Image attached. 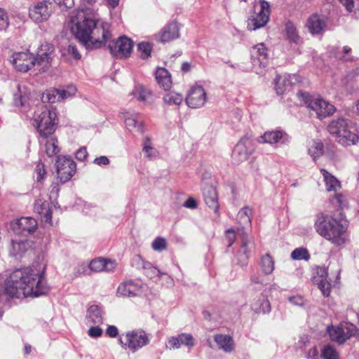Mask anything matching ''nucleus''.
I'll return each mask as SVG.
<instances>
[{"instance_id":"nucleus-1","label":"nucleus","mask_w":359,"mask_h":359,"mask_svg":"<svg viewBox=\"0 0 359 359\" xmlns=\"http://www.w3.org/2000/svg\"><path fill=\"white\" fill-rule=\"evenodd\" d=\"M71 29L76 37L87 49L105 46L111 37L109 25L100 22L97 13L74 11L71 15Z\"/></svg>"},{"instance_id":"nucleus-2","label":"nucleus","mask_w":359,"mask_h":359,"mask_svg":"<svg viewBox=\"0 0 359 359\" xmlns=\"http://www.w3.org/2000/svg\"><path fill=\"white\" fill-rule=\"evenodd\" d=\"M5 293L13 298L39 297L46 294L43 276L35 267H25L13 271L5 280Z\"/></svg>"},{"instance_id":"nucleus-3","label":"nucleus","mask_w":359,"mask_h":359,"mask_svg":"<svg viewBox=\"0 0 359 359\" xmlns=\"http://www.w3.org/2000/svg\"><path fill=\"white\" fill-rule=\"evenodd\" d=\"M53 52V46L45 43L39 48L36 58L29 52L14 53L13 65L17 71L21 72H27L36 65L39 67V71L46 72L51 65Z\"/></svg>"},{"instance_id":"nucleus-4","label":"nucleus","mask_w":359,"mask_h":359,"mask_svg":"<svg viewBox=\"0 0 359 359\" xmlns=\"http://www.w3.org/2000/svg\"><path fill=\"white\" fill-rule=\"evenodd\" d=\"M314 227L320 236L334 245H341L346 241L348 222L343 218L321 213L317 216Z\"/></svg>"},{"instance_id":"nucleus-5","label":"nucleus","mask_w":359,"mask_h":359,"mask_svg":"<svg viewBox=\"0 0 359 359\" xmlns=\"http://www.w3.org/2000/svg\"><path fill=\"white\" fill-rule=\"evenodd\" d=\"M327 130L343 146L354 145L359 141V128L348 119L337 118L332 121Z\"/></svg>"},{"instance_id":"nucleus-6","label":"nucleus","mask_w":359,"mask_h":359,"mask_svg":"<svg viewBox=\"0 0 359 359\" xmlns=\"http://www.w3.org/2000/svg\"><path fill=\"white\" fill-rule=\"evenodd\" d=\"M297 96L304 101L311 116L323 119L335 111V107L331 103L322 98L312 99L306 92H299Z\"/></svg>"},{"instance_id":"nucleus-7","label":"nucleus","mask_w":359,"mask_h":359,"mask_svg":"<svg viewBox=\"0 0 359 359\" xmlns=\"http://www.w3.org/2000/svg\"><path fill=\"white\" fill-rule=\"evenodd\" d=\"M56 117L55 109L45 107L41 114L34 118L33 125L36 128L42 139H47L55 133Z\"/></svg>"},{"instance_id":"nucleus-8","label":"nucleus","mask_w":359,"mask_h":359,"mask_svg":"<svg viewBox=\"0 0 359 359\" xmlns=\"http://www.w3.org/2000/svg\"><path fill=\"white\" fill-rule=\"evenodd\" d=\"M118 341L125 350L135 353L149 344L150 339L149 334L143 330H135L126 333L124 341L121 338Z\"/></svg>"},{"instance_id":"nucleus-9","label":"nucleus","mask_w":359,"mask_h":359,"mask_svg":"<svg viewBox=\"0 0 359 359\" xmlns=\"http://www.w3.org/2000/svg\"><path fill=\"white\" fill-rule=\"evenodd\" d=\"M54 4L50 0L34 2L29 7V17L36 23L47 21L53 13Z\"/></svg>"},{"instance_id":"nucleus-10","label":"nucleus","mask_w":359,"mask_h":359,"mask_svg":"<svg viewBox=\"0 0 359 359\" xmlns=\"http://www.w3.org/2000/svg\"><path fill=\"white\" fill-rule=\"evenodd\" d=\"M270 5L266 1H261L258 12L252 14L247 21V28L250 31H255L264 27L269 19Z\"/></svg>"},{"instance_id":"nucleus-11","label":"nucleus","mask_w":359,"mask_h":359,"mask_svg":"<svg viewBox=\"0 0 359 359\" xmlns=\"http://www.w3.org/2000/svg\"><path fill=\"white\" fill-rule=\"evenodd\" d=\"M107 43L111 55L117 58L128 57L133 48V41L126 36H120L116 41L109 39Z\"/></svg>"},{"instance_id":"nucleus-12","label":"nucleus","mask_w":359,"mask_h":359,"mask_svg":"<svg viewBox=\"0 0 359 359\" xmlns=\"http://www.w3.org/2000/svg\"><path fill=\"white\" fill-rule=\"evenodd\" d=\"M252 67L257 74H262L267 64L268 50L263 43L254 46L250 50Z\"/></svg>"},{"instance_id":"nucleus-13","label":"nucleus","mask_w":359,"mask_h":359,"mask_svg":"<svg viewBox=\"0 0 359 359\" xmlns=\"http://www.w3.org/2000/svg\"><path fill=\"white\" fill-rule=\"evenodd\" d=\"M355 326L351 323H343L339 326L327 327V332L331 340L339 344H343L351 338L355 332Z\"/></svg>"},{"instance_id":"nucleus-14","label":"nucleus","mask_w":359,"mask_h":359,"mask_svg":"<svg viewBox=\"0 0 359 359\" xmlns=\"http://www.w3.org/2000/svg\"><path fill=\"white\" fill-rule=\"evenodd\" d=\"M57 174L61 182L65 183L73 176L76 170V164L66 156H58L56 161Z\"/></svg>"},{"instance_id":"nucleus-15","label":"nucleus","mask_w":359,"mask_h":359,"mask_svg":"<svg viewBox=\"0 0 359 359\" xmlns=\"http://www.w3.org/2000/svg\"><path fill=\"white\" fill-rule=\"evenodd\" d=\"M252 153L251 142L248 139L239 141L232 152V159L235 164H240L247 161Z\"/></svg>"},{"instance_id":"nucleus-16","label":"nucleus","mask_w":359,"mask_h":359,"mask_svg":"<svg viewBox=\"0 0 359 359\" xmlns=\"http://www.w3.org/2000/svg\"><path fill=\"white\" fill-rule=\"evenodd\" d=\"M207 101V95L204 88L201 86H192L186 97V102L191 108L203 107Z\"/></svg>"},{"instance_id":"nucleus-17","label":"nucleus","mask_w":359,"mask_h":359,"mask_svg":"<svg viewBox=\"0 0 359 359\" xmlns=\"http://www.w3.org/2000/svg\"><path fill=\"white\" fill-rule=\"evenodd\" d=\"M37 225V221L33 217H21L15 223L13 229L18 233L30 234L35 231Z\"/></svg>"},{"instance_id":"nucleus-18","label":"nucleus","mask_w":359,"mask_h":359,"mask_svg":"<svg viewBox=\"0 0 359 359\" xmlns=\"http://www.w3.org/2000/svg\"><path fill=\"white\" fill-rule=\"evenodd\" d=\"M178 37L179 27L176 22L167 25L156 35V40L162 43L169 42Z\"/></svg>"},{"instance_id":"nucleus-19","label":"nucleus","mask_w":359,"mask_h":359,"mask_svg":"<svg viewBox=\"0 0 359 359\" xmlns=\"http://www.w3.org/2000/svg\"><path fill=\"white\" fill-rule=\"evenodd\" d=\"M297 81L295 75H278L275 79V90L278 95H283L289 91Z\"/></svg>"},{"instance_id":"nucleus-20","label":"nucleus","mask_w":359,"mask_h":359,"mask_svg":"<svg viewBox=\"0 0 359 359\" xmlns=\"http://www.w3.org/2000/svg\"><path fill=\"white\" fill-rule=\"evenodd\" d=\"M31 90L25 83H18L17 90L13 95V103L15 107H25L29 99Z\"/></svg>"},{"instance_id":"nucleus-21","label":"nucleus","mask_w":359,"mask_h":359,"mask_svg":"<svg viewBox=\"0 0 359 359\" xmlns=\"http://www.w3.org/2000/svg\"><path fill=\"white\" fill-rule=\"evenodd\" d=\"M34 210L41 215L42 222L52 225V212L49 203L46 201L36 200L34 205Z\"/></svg>"},{"instance_id":"nucleus-22","label":"nucleus","mask_w":359,"mask_h":359,"mask_svg":"<svg viewBox=\"0 0 359 359\" xmlns=\"http://www.w3.org/2000/svg\"><path fill=\"white\" fill-rule=\"evenodd\" d=\"M103 312L97 305L90 306L86 312L85 322L87 325H99L103 322Z\"/></svg>"},{"instance_id":"nucleus-23","label":"nucleus","mask_w":359,"mask_h":359,"mask_svg":"<svg viewBox=\"0 0 359 359\" xmlns=\"http://www.w3.org/2000/svg\"><path fill=\"white\" fill-rule=\"evenodd\" d=\"M203 196L205 203L215 212L219 209L218 197L216 189L212 186H207L203 189Z\"/></svg>"},{"instance_id":"nucleus-24","label":"nucleus","mask_w":359,"mask_h":359,"mask_svg":"<svg viewBox=\"0 0 359 359\" xmlns=\"http://www.w3.org/2000/svg\"><path fill=\"white\" fill-rule=\"evenodd\" d=\"M125 123L130 130L143 131V121L138 114L126 112L123 114Z\"/></svg>"},{"instance_id":"nucleus-25","label":"nucleus","mask_w":359,"mask_h":359,"mask_svg":"<svg viewBox=\"0 0 359 359\" xmlns=\"http://www.w3.org/2000/svg\"><path fill=\"white\" fill-rule=\"evenodd\" d=\"M116 267V263L114 261L106 260L102 258L93 259L89 264V268L92 271L100 272L102 271H111Z\"/></svg>"},{"instance_id":"nucleus-26","label":"nucleus","mask_w":359,"mask_h":359,"mask_svg":"<svg viewBox=\"0 0 359 359\" xmlns=\"http://www.w3.org/2000/svg\"><path fill=\"white\" fill-rule=\"evenodd\" d=\"M286 135V133L282 130L266 131L259 138L258 142L273 144L284 139Z\"/></svg>"},{"instance_id":"nucleus-27","label":"nucleus","mask_w":359,"mask_h":359,"mask_svg":"<svg viewBox=\"0 0 359 359\" xmlns=\"http://www.w3.org/2000/svg\"><path fill=\"white\" fill-rule=\"evenodd\" d=\"M155 75L158 85L165 90H168L171 88V75L167 69L163 67H159L156 69Z\"/></svg>"},{"instance_id":"nucleus-28","label":"nucleus","mask_w":359,"mask_h":359,"mask_svg":"<svg viewBox=\"0 0 359 359\" xmlns=\"http://www.w3.org/2000/svg\"><path fill=\"white\" fill-rule=\"evenodd\" d=\"M139 285L132 280L121 283L117 290V293L123 297H134L140 291Z\"/></svg>"},{"instance_id":"nucleus-29","label":"nucleus","mask_w":359,"mask_h":359,"mask_svg":"<svg viewBox=\"0 0 359 359\" xmlns=\"http://www.w3.org/2000/svg\"><path fill=\"white\" fill-rule=\"evenodd\" d=\"M320 171L323 176V181L327 191L336 192L341 188L339 181L334 175L324 168H321Z\"/></svg>"},{"instance_id":"nucleus-30","label":"nucleus","mask_w":359,"mask_h":359,"mask_svg":"<svg viewBox=\"0 0 359 359\" xmlns=\"http://www.w3.org/2000/svg\"><path fill=\"white\" fill-rule=\"evenodd\" d=\"M325 26V21L316 14L312 15L306 23V27L313 35L320 34Z\"/></svg>"},{"instance_id":"nucleus-31","label":"nucleus","mask_w":359,"mask_h":359,"mask_svg":"<svg viewBox=\"0 0 359 359\" xmlns=\"http://www.w3.org/2000/svg\"><path fill=\"white\" fill-rule=\"evenodd\" d=\"M219 349L224 352L230 353L234 349V343L233 339L227 334H216L214 337Z\"/></svg>"},{"instance_id":"nucleus-32","label":"nucleus","mask_w":359,"mask_h":359,"mask_svg":"<svg viewBox=\"0 0 359 359\" xmlns=\"http://www.w3.org/2000/svg\"><path fill=\"white\" fill-rule=\"evenodd\" d=\"M130 95L144 103H151L154 101V95L151 92L142 86H137Z\"/></svg>"},{"instance_id":"nucleus-33","label":"nucleus","mask_w":359,"mask_h":359,"mask_svg":"<svg viewBox=\"0 0 359 359\" xmlns=\"http://www.w3.org/2000/svg\"><path fill=\"white\" fill-rule=\"evenodd\" d=\"M29 248L27 241H12L9 253L11 256L20 257Z\"/></svg>"},{"instance_id":"nucleus-34","label":"nucleus","mask_w":359,"mask_h":359,"mask_svg":"<svg viewBox=\"0 0 359 359\" xmlns=\"http://www.w3.org/2000/svg\"><path fill=\"white\" fill-rule=\"evenodd\" d=\"M318 273H320L321 277L316 280V284L323 294L325 297H328L330 293L331 284L327 280L326 277H324V276L327 275V271L324 268H320Z\"/></svg>"},{"instance_id":"nucleus-35","label":"nucleus","mask_w":359,"mask_h":359,"mask_svg":"<svg viewBox=\"0 0 359 359\" xmlns=\"http://www.w3.org/2000/svg\"><path fill=\"white\" fill-rule=\"evenodd\" d=\"M247 245L248 241L245 238H243L241 248L236 255V264L240 265L241 267L246 266L248 262L249 256Z\"/></svg>"},{"instance_id":"nucleus-36","label":"nucleus","mask_w":359,"mask_h":359,"mask_svg":"<svg viewBox=\"0 0 359 359\" xmlns=\"http://www.w3.org/2000/svg\"><path fill=\"white\" fill-rule=\"evenodd\" d=\"M260 266L262 272L266 275L271 274L274 270V261L269 254H266L261 257Z\"/></svg>"},{"instance_id":"nucleus-37","label":"nucleus","mask_w":359,"mask_h":359,"mask_svg":"<svg viewBox=\"0 0 359 359\" xmlns=\"http://www.w3.org/2000/svg\"><path fill=\"white\" fill-rule=\"evenodd\" d=\"M44 140H46L45 147L47 155L51 157L57 154L60 151V148L57 146V140L53 135Z\"/></svg>"},{"instance_id":"nucleus-38","label":"nucleus","mask_w":359,"mask_h":359,"mask_svg":"<svg viewBox=\"0 0 359 359\" xmlns=\"http://www.w3.org/2000/svg\"><path fill=\"white\" fill-rule=\"evenodd\" d=\"M308 154L316 161V158L322 156L323 154V144L320 142L312 141L308 148Z\"/></svg>"},{"instance_id":"nucleus-39","label":"nucleus","mask_w":359,"mask_h":359,"mask_svg":"<svg viewBox=\"0 0 359 359\" xmlns=\"http://www.w3.org/2000/svg\"><path fill=\"white\" fill-rule=\"evenodd\" d=\"M97 0H81L80 9L78 11L87 12L88 14L97 13Z\"/></svg>"},{"instance_id":"nucleus-40","label":"nucleus","mask_w":359,"mask_h":359,"mask_svg":"<svg viewBox=\"0 0 359 359\" xmlns=\"http://www.w3.org/2000/svg\"><path fill=\"white\" fill-rule=\"evenodd\" d=\"M59 97L58 89L52 88L47 90L43 93L41 100L43 102L54 103L55 102L62 101Z\"/></svg>"},{"instance_id":"nucleus-41","label":"nucleus","mask_w":359,"mask_h":359,"mask_svg":"<svg viewBox=\"0 0 359 359\" xmlns=\"http://www.w3.org/2000/svg\"><path fill=\"white\" fill-rule=\"evenodd\" d=\"M183 96L175 92L166 93L163 97L164 102L168 104L180 105L183 101Z\"/></svg>"},{"instance_id":"nucleus-42","label":"nucleus","mask_w":359,"mask_h":359,"mask_svg":"<svg viewBox=\"0 0 359 359\" xmlns=\"http://www.w3.org/2000/svg\"><path fill=\"white\" fill-rule=\"evenodd\" d=\"M152 45L149 42L142 41L138 43L137 51L142 59H147L151 55Z\"/></svg>"},{"instance_id":"nucleus-43","label":"nucleus","mask_w":359,"mask_h":359,"mask_svg":"<svg viewBox=\"0 0 359 359\" xmlns=\"http://www.w3.org/2000/svg\"><path fill=\"white\" fill-rule=\"evenodd\" d=\"M252 214V211L250 207H244L238 213V219L239 220V222L244 224H250Z\"/></svg>"},{"instance_id":"nucleus-44","label":"nucleus","mask_w":359,"mask_h":359,"mask_svg":"<svg viewBox=\"0 0 359 359\" xmlns=\"http://www.w3.org/2000/svg\"><path fill=\"white\" fill-rule=\"evenodd\" d=\"M285 31L287 36V38L290 41L298 43L299 36L297 32L296 27L291 22H287L285 24Z\"/></svg>"},{"instance_id":"nucleus-45","label":"nucleus","mask_w":359,"mask_h":359,"mask_svg":"<svg viewBox=\"0 0 359 359\" xmlns=\"http://www.w3.org/2000/svg\"><path fill=\"white\" fill-rule=\"evenodd\" d=\"M77 89L75 86L74 85H69L66 87V88L63 89H58L59 93V98L61 99V100H65L66 99H68L69 97H72V96L75 95L76 93Z\"/></svg>"},{"instance_id":"nucleus-46","label":"nucleus","mask_w":359,"mask_h":359,"mask_svg":"<svg viewBox=\"0 0 359 359\" xmlns=\"http://www.w3.org/2000/svg\"><path fill=\"white\" fill-rule=\"evenodd\" d=\"M324 359H339V355L333 346L328 344L325 346L321 352Z\"/></svg>"},{"instance_id":"nucleus-47","label":"nucleus","mask_w":359,"mask_h":359,"mask_svg":"<svg viewBox=\"0 0 359 359\" xmlns=\"http://www.w3.org/2000/svg\"><path fill=\"white\" fill-rule=\"evenodd\" d=\"M291 257L294 260H308L310 255L307 250L304 248H296L291 253Z\"/></svg>"},{"instance_id":"nucleus-48","label":"nucleus","mask_w":359,"mask_h":359,"mask_svg":"<svg viewBox=\"0 0 359 359\" xmlns=\"http://www.w3.org/2000/svg\"><path fill=\"white\" fill-rule=\"evenodd\" d=\"M180 346H186L189 348L193 347L194 344V339L190 334L182 333L178 335Z\"/></svg>"},{"instance_id":"nucleus-49","label":"nucleus","mask_w":359,"mask_h":359,"mask_svg":"<svg viewBox=\"0 0 359 359\" xmlns=\"http://www.w3.org/2000/svg\"><path fill=\"white\" fill-rule=\"evenodd\" d=\"M143 151L149 158L154 157L157 154L156 150L150 145V140L149 138H147L144 141Z\"/></svg>"},{"instance_id":"nucleus-50","label":"nucleus","mask_w":359,"mask_h":359,"mask_svg":"<svg viewBox=\"0 0 359 359\" xmlns=\"http://www.w3.org/2000/svg\"><path fill=\"white\" fill-rule=\"evenodd\" d=\"M166 247V241L164 238H158L152 243V248L155 250H163Z\"/></svg>"},{"instance_id":"nucleus-51","label":"nucleus","mask_w":359,"mask_h":359,"mask_svg":"<svg viewBox=\"0 0 359 359\" xmlns=\"http://www.w3.org/2000/svg\"><path fill=\"white\" fill-rule=\"evenodd\" d=\"M90 328L88 331V334L93 338L99 337L102 334V330L99 326L89 325Z\"/></svg>"},{"instance_id":"nucleus-52","label":"nucleus","mask_w":359,"mask_h":359,"mask_svg":"<svg viewBox=\"0 0 359 359\" xmlns=\"http://www.w3.org/2000/svg\"><path fill=\"white\" fill-rule=\"evenodd\" d=\"M8 25V19L6 13L0 8V30L6 29Z\"/></svg>"},{"instance_id":"nucleus-53","label":"nucleus","mask_w":359,"mask_h":359,"mask_svg":"<svg viewBox=\"0 0 359 359\" xmlns=\"http://www.w3.org/2000/svg\"><path fill=\"white\" fill-rule=\"evenodd\" d=\"M236 233L233 229H229L226 231V238L228 242V247H231L236 241Z\"/></svg>"},{"instance_id":"nucleus-54","label":"nucleus","mask_w":359,"mask_h":359,"mask_svg":"<svg viewBox=\"0 0 359 359\" xmlns=\"http://www.w3.org/2000/svg\"><path fill=\"white\" fill-rule=\"evenodd\" d=\"M87 156L88 152L86 147H81L76 152V158L79 161H83L86 159Z\"/></svg>"},{"instance_id":"nucleus-55","label":"nucleus","mask_w":359,"mask_h":359,"mask_svg":"<svg viewBox=\"0 0 359 359\" xmlns=\"http://www.w3.org/2000/svg\"><path fill=\"white\" fill-rule=\"evenodd\" d=\"M145 274L150 278H154L157 276H161L162 273L156 267L153 266L151 269L147 271Z\"/></svg>"},{"instance_id":"nucleus-56","label":"nucleus","mask_w":359,"mask_h":359,"mask_svg":"<svg viewBox=\"0 0 359 359\" xmlns=\"http://www.w3.org/2000/svg\"><path fill=\"white\" fill-rule=\"evenodd\" d=\"M288 300L291 304L296 306H302L304 304V299L299 295L290 297Z\"/></svg>"},{"instance_id":"nucleus-57","label":"nucleus","mask_w":359,"mask_h":359,"mask_svg":"<svg viewBox=\"0 0 359 359\" xmlns=\"http://www.w3.org/2000/svg\"><path fill=\"white\" fill-rule=\"evenodd\" d=\"M61 8H71L74 5V0H55Z\"/></svg>"},{"instance_id":"nucleus-58","label":"nucleus","mask_w":359,"mask_h":359,"mask_svg":"<svg viewBox=\"0 0 359 359\" xmlns=\"http://www.w3.org/2000/svg\"><path fill=\"white\" fill-rule=\"evenodd\" d=\"M67 53L74 56V57L76 60L81 58V55L79 54L76 47L74 45H69L67 48Z\"/></svg>"},{"instance_id":"nucleus-59","label":"nucleus","mask_w":359,"mask_h":359,"mask_svg":"<svg viewBox=\"0 0 359 359\" xmlns=\"http://www.w3.org/2000/svg\"><path fill=\"white\" fill-rule=\"evenodd\" d=\"M257 312L266 313L270 311V304L268 300H263L259 309H256Z\"/></svg>"},{"instance_id":"nucleus-60","label":"nucleus","mask_w":359,"mask_h":359,"mask_svg":"<svg viewBox=\"0 0 359 359\" xmlns=\"http://www.w3.org/2000/svg\"><path fill=\"white\" fill-rule=\"evenodd\" d=\"M118 328L114 325H109L107 330L106 334L110 337H116L118 335Z\"/></svg>"},{"instance_id":"nucleus-61","label":"nucleus","mask_w":359,"mask_h":359,"mask_svg":"<svg viewBox=\"0 0 359 359\" xmlns=\"http://www.w3.org/2000/svg\"><path fill=\"white\" fill-rule=\"evenodd\" d=\"M168 343L174 349H178L180 348L178 335L177 337H170L168 340Z\"/></svg>"},{"instance_id":"nucleus-62","label":"nucleus","mask_w":359,"mask_h":359,"mask_svg":"<svg viewBox=\"0 0 359 359\" xmlns=\"http://www.w3.org/2000/svg\"><path fill=\"white\" fill-rule=\"evenodd\" d=\"M94 162L96 164L100 165H107V164L109 163V160L108 159V158L107 156H102L96 158L94 160Z\"/></svg>"},{"instance_id":"nucleus-63","label":"nucleus","mask_w":359,"mask_h":359,"mask_svg":"<svg viewBox=\"0 0 359 359\" xmlns=\"http://www.w3.org/2000/svg\"><path fill=\"white\" fill-rule=\"evenodd\" d=\"M340 2L346 7V10L349 12L352 11L354 4L353 0H339Z\"/></svg>"},{"instance_id":"nucleus-64","label":"nucleus","mask_w":359,"mask_h":359,"mask_svg":"<svg viewBox=\"0 0 359 359\" xmlns=\"http://www.w3.org/2000/svg\"><path fill=\"white\" fill-rule=\"evenodd\" d=\"M184 206L189 208H196L197 203L195 199L193 198H189L184 203Z\"/></svg>"}]
</instances>
